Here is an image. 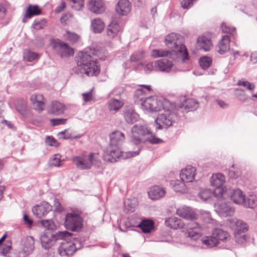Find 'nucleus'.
<instances>
[{
  "label": "nucleus",
  "mask_w": 257,
  "mask_h": 257,
  "mask_svg": "<svg viewBox=\"0 0 257 257\" xmlns=\"http://www.w3.org/2000/svg\"><path fill=\"white\" fill-rule=\"evenodd\" d=\"M165 41L166 46L171 50H153L152 52L153 57H169L174 60L181 59L183 62L188 59V54L181 35L175 33L170 34L166 36Z\"/></svg>",
  "instance_id": "obj_1"
},
{
  "label": "nucleus",
  "mask_w": 257,
  "mask_h": 257,
  "mask_svg": "<svg viewBox=\"0 0 257 257\" xmlns=\"http://www.w3.org/2000/svg\"><path fill=\"white\" fill-rule=\"evenodd\" d=\"M76 61L80 73L88 76H95L99 73V67L97 64L96 60L89 53L79 52L76 57Z\"/></svg>",
  "instance_id": "obj_2"
},
{
  "label": "nucleus",
  "mask_w": 257,
  "mask_h": 257,
  "mask_svg": "<svg viewBox=\"0 0 257 257\" xmlns=\"http://www.w3.org/2000/svg\"><path fill=\"white\" fill-rule=\"evenodd\" d=\"M139 154V150L136 151L123 152L118 146L109 144L104 149L103 158L107 162H115L117 159H126L135 157Z\"/></svg>",
  "instance_id": "obj_3"
},
{
  "label": "nucleus",
  "mask_w": 257,
  "mask_h": 257,
  "mask_svg": "<svg viewBox=\"0 0 257 257\" xmlns=\"http://www.w3.org/2000/svg\"><path fill=\"white\" fill-rule=\"evenodd\" d=\"M141 104L142 109L150 112L159 111L162 108L172 107V103L168 100L160 99L155 97H146Z\"/></svg>",
  "instance_id": "obj_4"
},
{
  "label": "nucleus",
  "mask_w": 257,
  "mask_h": 257,
  "mask_svg": "<svg viewBox=\"0 0 257 257\" xmlns=\"http://www.w3.org/2000/svg\"><path fill=\"white\" fill-rule=\"evenodd\" d=\"M172 107L162 108L164 112L158 115L155 120L157 129L167 128L171 126L177 117L175 112V105L172 103Z\"/></svg>",
  "instance_id": "obj_5"
},
{
  "label": "nucleus",
  "mask_w": 257,
  "mask_h": 257,
  "mask_svg": "<svg viewBox=\"0 0 257 257\" xmlns=\"http://www.w3.org/2000/svg\"><path fill=\"white\" fill-rule=\"evenodd\" d=\"M131 133V142L138 146L137 151L139 150L140 152V146L147 141L149 131L145 125L136 124L132 128Z\"/></svg>",
  "instance_id": "obj_6"
},
{
  "label": "nucleus",
  "mask_w": 257,
  "mask_h": 257,
  "mask_svg": "<svg viewBox=\"0 0 257 257\" xmlns=\"http://www.w3.org/2000/svg\"><path fill=\"white\" fill-rule=\"evenodd\" d=\"M71 235L67 231H59L56 235L51 231H45L40 237V241L43 248L47 250L53 246L57 239L66 238Z\"/></svg>",
  "instance_id": "obj_7"
},
{
  "label": "nucleus",
  "mask_w": 257,
  "mask_h": 257,
  "mask_svg": "<svg viewBox=\"0 0 257 257\" xmlns=\"http://www.w3.org/2000/svg\"><path fill=\"white\" fill-rule=\"evenodd\" d=\"M225 182L224 177L221 174L218 173L213 175L210 178V183L212 186L216 187L214 190V196L216 197L225 198L227 193V188L224 187L220 188Z\"/></svg>",
  "instance_id": "obj_8"
},
{
  "label": "nucleus",
  "mask_w": 257,
  "mask_h": 257,
  "mask_svg": "<svg viewBox=\"0 0 257 257\" xmlns=\"http://www.w3.org/2000/svg\"><path fill=\"white\" fill-rule=\"evenodd\" d=\"M96 154L91 153L88 157L83 155L75 156L73 158L72 161L80 169H89L93 162L96 161Z\"/></svg>",
  "instance_id": "obj_9"
},
{
  "label": "nucleus",
  "mask_w": 257,
  "mask_h": 257,
  "mask_svg": "<svg viewBox=\"0 0 257 257\" xmlns=\"http://www.w3.org/2000/svg\"><path fill=\"white\" fill-rule=\"evenodd\" d=\"M82 220L80 215L75 213H68L66 216L65 225L72 231L79 230L82 226Z\"/></svg>",
  "instance_id": "obj_10"
},
{
  "label": "nucleus",
  "mask_w": 257,
  "mask_h": 257,
  "mask_svg": "<svg viewBox=\"0 0 257 257\" xmlns=\"http://www.w3.org/2000/svg\"><path fill=\"white\" fill-rule=\"evenodd\" d=\"M215 210L221 217L232 216L234 212V209L230 202L223 200H218L214 205Z\"/></svg>",
  "instance_id": "obj_11"
},
{
  "label": "nucleus",
  "mask_w": 257,
  "mask_h": 257,
  "mask_svg": "<svg viewBox=\"0 0 257 257\" xmlns=\"http://www.w3.org/2000/svg\"><path fill=\"white\" fill-rule=\"evenodd\" d=\"M76 250V247L73 241L63 240L58 248V253L61 256L67 257L72 255Z\"/></svg>",
  "instance_id": "obj_12"
},
{
  "label": "nucleus",
  "mask_w": 257,
  "mask_h": 257,
  "mask_svg": "<svg viewBox=\"0 0 257 257\" xmlns=\"http://www.w3.org/2000/svg\"><path fill=\"white\" fill-rule=\"evenodd\" d=\"M225 198L230 197L231 200L235 204L242 205L245 199V194L239 189L232 190L227 189V193Z\"/></svg>",
  "instance_id": "obj_13"
},
{
  "label": "nucleus",
  "mask_w": 257,
  "mask_h": 257,
  "mask_svg": "<svg viewBox=\"0 0 257 257\" xmlns=\"http://www.w3.org/2000/svg\"><path fill=\"white\" fill-rule=\"evenodd\" d=\"M186 228L188 230L186 236L191 239L196 240L201 236L199 224L193 220L187 224Z\"/></svg>",
  "instance_id": "obj_14"
},
{
  "label": "nucleus",
  "mask_w": 257,
  "mask_h": 257,
  "mask_svg": "<svg viewBox=\"0 0 257 257\" xmlns=\"http://www.w3.org/2000/svg\"><path fill=\"white\" fill-rule=\"evenodd\" d=\"M196 168L191 166H187L182 169L180 172V176L182 181L186 182H192L196 174Z\"/></svg>",
  "instance_id": "obj_15"
},
{
  "label": "nucleus",
  "mask_w": 257,
  "mask_h": 257,
  "mask_svg": "<svg viewBox=\"0 0 257 257\" xmlns=\"http://www.w3.org/2000/svg\"><path fill=\"white\" fill-rule=\"evenodd\" d=\"M228 224L234 230V233L245 232L248 230L246 224L237 218L228 220Z\"/></svg>",
  "instance_id": "obj_16"
},
{
  "label": "nucleus",
  "mask_w": 257,
  "mask_h": 257,
  "mask_svg": "<svg viewBox=\"0 0 257 257\" xmlns=\"http://www.w3.org/2000/svg\"><path fill=\"white\" fill-rule=\"evenodd\" d=\"M176 213L180 217L187 220H193L197 218L194 211L190 207L184 206L177 209Z\"/></svg>",
  "instance_id": "obj_17"
},
{
  "label": "nucleus",
  "mask_w": 257,
  "mask_h": 257,
  "mask_svg": "<svg viewBox=\"0 0 257 257\" xmlns=\"http://www.w3.org/2000/svg\"><path fill=\"white\" fill-rule=\"evenodd\" d=\"M34 249V239L32 236L25 238L22 242V253L25 256L32 253Z\"/></svg>",
  "instance_id": "obj_18"
},
{
  "label": "nucleus",
  "mask_w": 257,
  "mask_h": 257,
  "mask_svg": "<svg viewBox=\"0 0 257 257\" xmlns=\"http://www.w3.org/2000/svg\"><path fill=\"white\" fill-rule=\"evenodd\" d=\"M199 102L193 98H188L185 99L183 98V102L180 104L179 107L183 111L188 112L196 110L199 107Z\"/></svg>",
  "instance_id": "obj_19"
},
{
  "label": "nucleus",
  "mask_w": 257,
  "mask_h": 257,
  "mask_svg": "<svg viewBox=\"0 0 257 257\" xmlns=\"http://www.w3.org/2000/svg\"><path fill=\"white\" fill-rule=\"evenodd\" d=\"M51 210V206L47 202H44L32 209L33 213L38 217L41 218L47 214Z\"/></svg>",
  "instance_id": "obj_20"
},
{
  "label": "nucleus",
  "mask_w": 257,
  "mask_h": 257,
  "mask_svg": "<svg viewBox=\"0 0 257 257\" xmlns=\"http://www.w3.org/2000/svg\"><path fill=\"white\" fill-rule=\"evenodd\" d=\"M88 9L96 14H101L105 10L104 5L101 0H90L88 4Z\"/></svg>",
  "instance_id": "obj_21"
},
{
  "label": "nucleus",
  "mask_w": 257,
  "mask_h": 257,
  "mask_svg": "<svg viewBox=\"0 0 257 257\" xmlns=\"http://www.w3.org/2000/svg\"><path fill=\"white\" fill-rule=\"evenodd\" d=\"M30 100L34 109L38 111H41L44 109L45 101L42 95L34 94L31 96Z\"/></svg>",
  "instance_id": "obj_22"
},
{
  "label": "nucleus",
  "mask_w": 257,
  "mask_h": 257,
  "mask_svg": "<svg viewBox=\"0 0 257 257\" xmlns=\"http://www.w3.org/2000/svg\"><path fill=\"white\" fill-rule=\"evenodd\" d=\"M171 61L167 59H162L155 62V67L160 71L169 72L173 67Z\"/></svg>",
  "instance_id": "obj_23"
},
{
  "label": "nucleus",
  "mask_w": 257,
  "mask_h": 257,
  "mask_svg": "<svg viewBox=\"0 0 257 257\" xmlns=\"http://www.w3.org/2000/svg\"><path fill=\"white\" fill-rule=\"evenodd\" d=\"M109 138L110 144L118 146L121 147L122 144L125 140V136L122 132L119 131H115L109 135Z\"/></svg>",
  "instance_id": "obj_24"
},
{
  "label": "nucleus",
  "mask_w": 257,
  "mask_h": 257,
  "mask_svg": "<svg viewBox=\"0 0 257 257\" xmlns=\"http://www.w3.org/2000/svg\"><path fill=\"white\" fill-rule=\"evenodd\" d=\"M131 5L128 0H119L115 8L117 13L121 15H126L131 11Z\"/></svg>",
  "instance_id": "obj_25"
},
{
  "label": "nucleus",
  "mask_w": 257,
  "mask_h": 257,
  "mask_svg": "<svg viewBox=\"0 0 257 257\" xmlns=\"http://www.w3.org/2000/svg\"><path fill=\"white\" fill-rule=\"evenodd\" d=\"M166 191L164 188L155 186L150 188L148 191V195L152 200H156L164 196Z\"/></svg>",
  "instance_id": "obj_26"
},
{
  "label": "nucleus",
  "mask_w": 257,
  "mask_h": 257,
  "mask_svg": "<svg viewBox=\"0 0 257 257\" xmlns=\"http://www.w3.org/2000/svg\"><path fill=\"white\" fill-rule=\"evenodd\" d=\"M165 224L168 227L174 229L183 228L185 226L181 219L174 216L167 218L165 221Z\"/></svg>",
  "instance_id": "obj_27"
},
{
  "label": "nucleus",
  "mask_w": 257,
  "mask_h": 257,
  "mask_svg": "<svg viewBox=\"0 0 257 257\" xmlns=\"http://www.w3.org/2000/svg\"><path fill=\"white\" fill-rule=\"evenodd\" d=\"M123 115L125 121L128 123H133L139 118L138 114L132 107L125 108L123 111Z\"/></svg>",
  "instance_id": "obj_28"
},
{
  "label": "nucleus",
  "mask_w": 257,
  "mask_h": 257,
  "mask_svg": "<svg viewBox=\"0 0 257 257\" xmlns=\"http://www.w3.org/2000/svg\"><path fill=\"white\" fill-rule=\"evenodd\" d=\"M230 40L228 36L225 35L219 42L217 46V51L220 54H223L227 52L230 48Z\"/></svg>",
  "instance_id": "obj_29"
},
{
  "label": "nucleus",
  "mask_w": 257,
  "mask_h": 257,
  "mask_svg": "<svg viewBox=\"0 0 257 257\" xmlns=\"http://www.w3.org/2000/svg\"><path fill=\"white\" fill-rule=\"evenodd\" d=\"M212 46L211 40L205 37H200L197 40V47L198 49L207 52L210 50Z\"/></svg>",
  "instance_id": "obj_30"
},
{
  "label": "nucleus",
  "mask_w": 257,
  "mask_h": 257,
  "mask_svg": "<svg viewBox=\"0 0 257 257\" xmlns=\"http://www.w3.org/2000/svg\"><path fill=\"white\" fill-rule=\"evenodd\" d=\"M120 30V27L118 22L115 20H113L107 27L106 35L110 38H114L117 35Z\"/></svg>",
  "instance_id": "obj_31"
},
{
  "label": "nucleus",
  "mask_w": 257,
  "mask_h": 257,
  "mask_svg": "<svg viewBox=\"0 0 257 257\" xmlns=\"http://www.w3.org/2000/svg\"><path fill=\"white\" fill-rule=\"evenodd\" d=\"M66 109V106L62 103L58 101H53L50 106L48 111L50 113L60 114L63 113Z\"/></svg>",
  "instance_id": "obj_32"
},
{
  "label": "nucleus",
  "mask_w": 257,
  "mask_h": 257,
  "mask_svg": "<svg viewBox=\"0 0 257 257\" xmlns=\"http://www.w3.org/2000/svg\"><path fill=\"white\" fill-rule=\"evenodd\" d=\"M58 53L61 57H69L74 54L73 49L66 43L61 42L58 44Z\"/></svg>",
  "instance_id": "obj_33"
},
{
  "label": "nucleus",
  "mask_w": 257,
  "mask_h": 257,
  "mask_svg": "<svg viewBox=\"0 0 257 257\" xmlns=\"http://www.w3.org/2000/svg\"><path fill=\"white\" fill-rule=\"evenodd\" d=\"M104 27V23L101 19L96 18L91 20L90 28L94 33H100Z\"/></svg>",
  "instance_id": "obj_34"
},
{
  "label": "nucleus",
  "mask_w": 257,
  "mask_h": 257,
  "mask_svg": "<svg viewBox=\"0 0 257 257\" xmlns=\"http://www.w3.org/2000/svg\"><path fill=\"white\" fill-rule=\"evenodd\" d=\"M138 200L136 198L126 199L124 201V211L126 213L134 212L138 206Z\"/></svg>",
  "instance_id": "obj_35"
},
{
  "label": "nucleus",
  "mask_w": 257,
  "mask_h": 257,
  "mask_svg": "<svg viewBox=\"0 0 257 257\" xmlns=\"http://www.w3.org/2000/svg\"><path fill=\"white\" fill-rule=\"evenodd\" d=\"M213 235L217 239L218 243L219 240L225 241L229 237L227 232L221 229L216 228L212 232Z\"/></svg>",
  "instance_id": "obj_36"
},
{
  "label": "nucleus",
  "mask_w": 257,
  "mask_h": 257,
  "mask_svg": "<svg viewBox=\"0 0 257 257\" xmlns=\"http://www.w3.org/2000/svg\"><path fill=\"white\" fill-rule=\"evenodd\" d=\"M202 243L207 247H212L218 244L217 239L213 235L209 236H204L201 239Z\"/></svg>",
  "instance_id": "obj_37"
},
{
  "label": "nucleus",
  "mask_w": 257,
  "mask_h": 257,
  "mask_svg": "<svg viewBox=\"0 0 257 257\" xmlns=\"http://www.w3.org/2000/svg\"><path fill=\"white\" fill-rule=\"evenodd\" d=\"M41 12V11L38 6L30 5L25 13V17L31 18L34 16L39 15Z\"/></svg>",
  "instance_id": "obj_38"
},
{
  "label": "nucleus",
  "mask_w": 257,
  "mask_h": 257,
  "mask_svg": "<svg viewBox=\"0 0 257 257\" xmlns=\"http://www.w3.org/2000/svg\"><path fill=\"white\" fill-rule=\"evenodd\" d=\"M138 226L144 233H149L154 227V222L151 220H144L142 221Z\"/></svg>",
  "instance_id": "obj_39"
},
{
  "label": "nucleus",
  "mask_w": 257,
  "mask_h": 257,
  "mask_svg": "<svg viewBox=\"0 0 257 257\" xmlns=\"http://www.w3.org/2000/svg\"><path fill=\"white\" fill-rule=\"evenodd\" d=\"M107 104L108 108L110 111H117L123 105L122 101L116 99L110 100Z\"/></svg>",
  "instance_id": "obj_40"
},
{
  "label": "nucleus",
  "mask_w": 257,
  "mask_h": 257,
  "mask_svg": "<svg viewBox=\"0 0 257 257\" xmlns=\"http://www.w3.org/2000/svg\"><path fill=\"white\" fill-rule=\"evenodd\" d=\"M147 93L144 89L142 88L138 89L135 91L134 94V99L135 101L137 103L142 102L146 98L145 97Z\"/></svg>",
  "instance_id": "obj_41"
},
{
  "label": "nucleus",
  "mask_w": 257,
  "mask_h": 257,
  "mask_svg": "<svg viewBox=\"0 0 257 257\" xmlns=\"http://www.w3.org/2000/svg\"><path fill=\"white\" fill-rule=\"evenodd\" d=\"M183 181L177 180L175 181L173 186L174 190L175 192L185 193L187 191V188Z\"/></svg>",
  "instance_id": "obj_42"
},
{
  "label": "nucleus",
  "mask_w": 257,
  "mask_h": 257,
  "mask_svg": "<svg viewBox=\"0 0 257 257\" xmlns=\"http://www.w3.org/2000/svg\"><path fill=\"white\" fill-rule=\"evenodd\" d=\"M199 62L200 67L203 69H206L211 66L212 59L209 57L203 56L200 58Z\"/></svg>",
  "instance_id": "obj_43"
},
{
  "label": "nucleus",
  "mask_w": 257,
  "mask_h": 257,
  "mask_svg": "<svg viewBox=\"0 0 257 257\" xmlns=\"http://www.w3.org/2000/svg\"><path fill=\"white\" fill-rule=\"evenodd\" d=\"M214 196V192H212L210 189H201L199 193V197L203 201H206L212 195Z\"/></svg>",
  "instance_id": "obj_44"
},
{
  "label": "nucleus",
  "mask_w": 257,
  "mask_h": 257,
  "mask_svg": "<svg viewBox=\"0 0 257 257\" xmlns=\"http://www.w3.org/2000/svg\"><path fill=\"white\" fill-rule=\"evenodd\" d=\"M257 204V201L254 196H250L247 198V200L246 198L244 200V203L243 204V206L246 208H253L256 206Z\"/></svg>",
  "instance_id": "obj_45"
},
{
  "label": "nucleus",
  "mask_w": 257,
  "mask_h": 257,
  "mask_svg": "<svg viewBox=\"0 0 257 257\" xmlns=\"http://www.w3.org/2000/svg\"><path fill=\"white\" fill-rule=\"evenodd\" d=\"M41 224L47 229L46 231H50L49 230H53L55 228V225L51 219L42 220Z\"/></svg>",
  "instance_id": "obj_46"
},
{
  "label": "nucleus",
  "mask_w": 257,
  "mask_h": 257,
  "mask_svg": "<svg viewBox=\"0 0 257 257\" xmlns=\"http://www.w3.org/2000/svg\"><path fill=\"white\" fill-rule=\"evenodd\" d=\"M38 57V54L36 53L31 52L29 50H26L24 52V58L28 61L32 62L37 59Z\"/></svg>",
  "instance_id": "obj_47"
},
{
  "label": "nucleus",
  "mask_w": 257,
  "mask_h": 257,
  "mask_svg": "<svg viewBox=\"0 0 257 257\" xmlns=\"http://www.w3.org/2000/svg\"><path fill=\"white\" fill-rule=\"evenodd\" d=\"M65 39L72 43H75L79 39V36L75 33L66 31V34L64 35Z\"/></svg>",
  "instance_id": "obj_48"
},
{
  "label": "nucleus",
  "mask_w": 257,
  "mask_h": 257,
  "mask_svg": "<svg viewBox=\"0 0 257 257\" xmlns=\"http://www.w3.org/2000/svg\"><path fill=\"white\" fill-rule=\"evenodd\" d=\"M16 109L21 113H23L26 109V102L24 100H18L15 102Z\"/></svg>",
  "instance_id": "obj_49"
},
{
  "label": "nucleus",
  "mask_w": 257,
  "mask_h": 257,
  "mask_svg": "<svg viewBox=\"0 0 257 257\" xmlns=\"http://www.w3.org/2000/svg\"><path fill=\"white\" fill-rule=\"evenodd\" d=\"M242 233H234L235 240L239 244L244 243L247 240V236Z\"/></svg>",
  "instance_id": "obj_50"
},
{
  "label": "nucleus",
  "mask_w": 257,
  "mask_h": 257,
  "mask_svg": "<svg viewBox=\"0 0 257 257\" xmlns=\"http://www.w3.org/2000/svg\"><path fill=\"white\" fill-rule=\"evenodd\" d=\"M237 85L243 86L250 91H252L255 88V85L254 84L246 80H239L237 82Z\"/></svg>",
  "instance_id": "obj_51"
},
{
  "label": "nucleus",
  "mask_w": 257,
  "mask_h": 257,
  "mask_svg": "<svg viewBox=\"0 0 257 257\" xmlns=\"http://www.w3.org/2000/svg\"><path fill=\"white\" fill-rule=\"evenodd\" d=\"M61 162V156L59 154L54 155L50 160V165L53 167H59Z\"/></svg>",
  "instance_id": "obj_52"
},
{
  "label": "nucleus",
  "mask_w": 257,
  "mask_h": 257,
  "mask_svg": "<svg viewBox=\"0 0 257 257\" xmlns=\"http://www.w3.org/2000/svg\"><path fill=\"white\" fill-rule=\"evenodd\" d=\"M144 56V53L142 50H140L134 53L131 56L130 60L132 62H136L142 59Z\"/></svg>",
  "instance_id": "obj_53"
},
{
  "label": "nucleus",
  "mask_w": 257,
  "mask_h": 257,
  "mask_svg": "<svg viewBox=\"0 0 257 257\" xmlns=\"http://www.w3.org/2000/svg\"><path fill=\"white\" fill-rule=\"evenodd\" d=\"M46 21L44 20H35L33 23V27L36 30L42 29L46 26Z\"/></svg>",
  "instance_id": "obj_54"
},
{
  "label": "nucleus",
  "mask_w": 257,
  "mask_h": 257,
  "mask_svg": "<svg viewBox=\"0 0 257 257\" xmlns=\"http://www.w3.org/2000/svg\"><path fill=\"white\" fill-rule=\"evenodd\" d=\"M221 30L222 31L226 33H230L233 35L235 29L234 28L230 27L226 25V24L224 23H223L221 25Z\"/></svg>",
  "instance_id": "obj_55"
},
{
  "label": "nucleus",
  "mask_w": 257,
  "mask_h": 257,
  "mask_svg": "<svg viewBox=\"0 0 257 257\" xmlns=\"http://www.w3.org/2000/svg\"><path fill=\"white\" fill-rule=\"evenodd\" d=\"M202 218L203 219L204 222L210 223L212 220L210 213L206 211H202L201 212Z\"/></svg>",
  "instance_id": "obj_56"
},
{
  "label": "nucleus",
  "mask_w": 257,
  "mask_h": 257,
  "mask_svg": "<svg viewBox=\"0 0 257 257\" xmlns=\"http://www.w3.org/2000/svg\"><path fill=\"white\" fill-rule=\"evenodd\" d=\"M147 141H149L150 143L154 144H159L162 142L161 140L159 138L151 135L150 132L149 133V135H147Z\"/></svg>",
  "instance_id": "obj_57"
},
{
  "label": "nucleus",
  "mask_w": 257,
  "mask_h": 257,
  "mask_svg": "<svg viewBox=\"0 0 257 257\" xmlns=\"http://www.w3.org/2000/svg\"><path fill=\"white\" fill-rule=\"evenodd\" d=\"M45 142L50 146L57 147L58 146V143L57 141L50 136L46 137Z\"/></svg>",
  "instance_id": "obj_58"
},
{
  "label": "nucleus",
  "mask_w": 257,
  "mask_h": 257,
  "mask_svg": "<svg viewBox=\"0 0 257 257\" xmlns=\"http://www.w3.org/2000/svg\"><path fill=\"white\" fill-rule=\"evenodd\" d=\"M2 247L3 251L2 253L4 255L7 254L11 249V242L10 241L7 242L3 245Z\"/></svg>",
  "instance_id": "obj_59"
},
{
  "label": "nucleus",
  "mask_w": 257,
  "mask_h": 257,
  "mask_svg": "<svg viewBox=\"0 0 257 257\" xmlns=\"http://www.w3.org/2000/svg\"><path fill=\"white\" fill-rule=\"evenodd\" d=\"M82 96L85 102H89L91 101L93 98L91 91L87 93H82Z\"/></svg>",
  "instance_id": "obj_60"
},
{
  "label": "nucleus",
  "mask_w": 257,
  "mask_h": 257,
  "mask_svg": "<svg viewBox=\"0 0 257 257\" xmlns=\"http://www.w3.org/2000/svg\"><path fill=\"white\" fill-rule=\"evenodd\" d=\"M53 125H57L61 124H65L66 120L63 118H54L50 120Z\"/></svg>",
  "instance_id": "obj_61"
},
{
  "label": "nucleus",
  "mask_w": 257,
  "mask_h": 257,
  "mask_svg": "<svg viewBox=\"0 0 257 257\" xmlns=\"http://www.w3.org/2000/svg\"><path fill=\"white\" fill-rule=\"evenodd\" d=\"M154 69L156 68L155 67V64H154L153 63H149L146 65L144 70L146 73H149L152 72Z\"/></svg>",
  "instance_id": "obj_62"
},
{
  "label": "nucleus",
  "mask_w": 257,
  "mask_h": 257,
  "mask_svg": "<svg viewBox=\"0 0 257 257\" xmlns=\"http://www.w3.org/2000/svg\"><path fill=\"white\" fill-rule=\"evenodd\" d=\"M66 8V4L65 2L62 1L60 5L58 6L55 9V12L56 13H60L63 11Z\"/></svg>",
  "instance_id": "obj_63"
},
{
  "label": "nucleus",
  "mask_w": 257,
  "mask_h": 257,
  "mask_svg": "<svg viewBox=\"0 0 257 257\" xmlns=\"http://www.w3.org/2000/svg\"><path fill=\"white\" fill-rule=\"evenodd\" d=\"M24 222L25 224H27L29 226H31L33 224V221L29 218L28 215L25 213L23 217Z\"/></svg>",
  "instance_id": "obj_64"
}]
</instances>
